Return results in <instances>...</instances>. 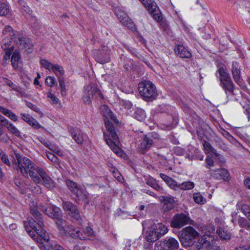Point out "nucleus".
<instances>
[{"label":"nucleus","instance_id":"obj_1","mask_svg":"<svg viewBox=\"0 0 250 250\" xmlns=\"http://www.w3.org/2000/svg\"><path fill=\"white\" fill-rule=\"evenodd\" d=\"M30 213L35 219H30L24 223V227L29 235L38 243H42V240L47 242V250H64L63 248L55 242H48L49 237L44 229V224L42 214L38 211L37 203L34 201L30 202Z\"/></svg>","mask_w":250,"mask_h":250},{"label":"nucleus","instance_id":"obj_2","mask_svg":"<svg viewBox=\"0 0 250 250\" xmlns=\"http://www.w3.org/2000/svg\"><path fill=\"white\" fill-rule=\"evenodd\" d=\"M104 116V121L107 132H104V138L106 144L118 155L122 153L119 146L120 142L115 127L112 122L117 123V120L114 116L110 108L105 105L101 106Z\"/></svg>","mask_w":250,"mask_h":250},{"label":"nucleus","instance_id":"obj_3","mask_svg":"<svg viewBox=\"0 0 250 250\" xmlns=\"http://www.w3.org/2000/svg\"><path fill=\"white\" fill-rule=\"evenodd\" d=\"M12 163V167L19 171L25 178H31L36 183L39 184L41 182L40 177L37 174V169L40 167H36L34 164L27 157L23 156L18 153H15Z\"/></svg>","mask_w":250,"mask_h":250},{"label":"nucleus","instance_id":"obj_4","mask_svg":"<svg viewBox=\"0 0 250 250\" xmlns=\"http://www.w3.org/2000/svg\"><path fill=\"white\" fill-rule=\"evenodd\" d=\"M138 90L143 99L146 101L154 100L157 95L155 85L149 81H142L138 84Z\"/></svg>","mask_w":250,"mask_h":250},{"label":"nucleus","instance_id":"obj_5","mask_svg":"<svg viewBox=\"0 0 250 250\" xmlns=\"http://www.w3.org/2000/svg\"><path fill=\"white\" fill-rule=\"evenodd\" d=\"M55 222L61 232L67 236H69L73 238L84 239L85 238L82 234L80 235V230L77 229H72L64 220L62 218V216L55 220Z\"/></svg>","mask_w":250,"mask_h":250},{"label":"nucleus","instance_id":"obj_6","mask_svg":"<svg viewBox=\"0 0 250 250\" xmlns=\"http://www.w3.org/2000/svg\"><path fill=\"white\" fill-rule=\"evenodd\" d=\"M98 97L104 98L101 91L96 84L90 83L84 87L83 99L85 104H89L92 99H96Z\"/></svg>","mask_w":250,"mask_h":250},{"label":"nucleus","instance_id":"obj_7","mask_svg":"<svg viewBox=\"0 0 250 250\" xmlns=\"http://www.w3.org/2000/svg\"><path fill=\"white\" fill-rule=\"evenodd\" d=\"M217 72L219 74L221 85L225 91L226 94H227L228 92L233 93L234 89V85L229 74L223 68H220Z\"/></svg>","mask_w":250,"mask_h":250},{"label":"nucleus","instance_id":"obj_8","mask_svg":"<svg viewBox=\"0 0 250 250\" xmlns=\"http://www.w3.org/2000/svg\"><path fill=\"white\" fill-rule=\"evenodd\" d=\"M214 239L213 235L208 234L201 237L196 244L197 250H221L219 247L214 246Z\"/></svg>","mask_w":250,"mask_h":250},{"label":"nucleus","instance_id":"obj_9","mask_svg":"<svg viewBox=\"0 0 250 250\" xmlns=\"http://www.w3.org/2000/svg\"><path fill=\"white\" fill-rule=\"evenodd\" d=\"M199 235L198 232L192 227H188L182 230L181 242L184 246H190L193 244L194 240Z\"/></svg>","mask_w":250,"mask_h":250},{"label":"nucleus","instance_id":"obj_10","mask_svg":"<svg viewBox=\"0 0 250 250\" xmlns=\"http://www.w3.org/2000/svg\"><path fill=\"white\" fill-rule=\"evenodd\" d=\"M179 247V242L173 237L166 238L155 244V250H177Z\"/></svg>","mask_w":250,"mask_h":250},{"label":"nucleus","instance_id":"obj_11","mask_svg":"<svg viewBox=\"0 0 250 250\" xmlns=\"http://www.w3.org/2000/svg\"><path fill=\"white\" fill-rule=\"evenodd\" d=\"M146 7L152 17L157 21H162L163 18L161 13L153 0H140Z\"/></svg>","mask_w":250,"mask_h":250},{"label":"nucleus","instance_id":"obj_12","mask_svg":"<svg viewBox=\"0 0 250 250\" xmlns=\"http://www.w3.org/2000/svg\"><path fill=\"white\" fill-rule=\"evenodd\" d=\"M56 75L61 89V94L63 95L65 94V85L64 84V78L62 75L64 74V70L63 67L59 64H53L51 70Z\"/></svg>","mask_w":250,"mask_h":250},{"label":"nucleus","instance_id":"obj_13","mask_svg":"<svg viewBox=\"0 0 250 250\" xmlns=\"http://www.w3.org/2000/svg\"><path fill=\"white\" fill-rule=\"evenodd\" d=\"M190 218L184 213L176 214L171 221V226L174 228L180 229L188 224L190 222Z\"/></svg>","mask_w":250,"mask_h":250},{"label":"nucleus","instance_id":"obj_14","mask_svg":"<svg viewBox=\"0 0 250 250\" xmlns=\"http://www.w3.org/2000/svg\"><path fill=\"white\" fill-rule=\"evenodd\" d=\"M14 41L19 45V47L21 49H25V51L30 52L33 47V44L31 40L22 35H18L17 37L13 38Z\"/></svg>","mask_w":250,"mask_h":250},{"label":"nucleus","instance_id":"obj_15","mask_svg":"<svg viewBox=\"0 0 250 250\" xmlns=\"http://www.w3.org/2000/svg\"><path fill=\"white\" fill-rule=\"evenodd\" d=\"M62 205L64 210L67 212L69 215L78 221L81 220L79 211L76 206L68 201H63Z\"/></svg>","mask_w":250,"mask_h":250},{"label":"nucleus","instance_id":"obj_16","mask_svg":"<svg viewBox=\"0 0 250 250\" xmlns=\"http://www.w3.org/2000/svg\"><path fill=\"white\" fill-rule=\"evenodd\" d=\"M115 14L120 22L123 25L130 29H132L133 28L134 24L132 20L124 11L120 8L116 9L115 10Z\"/></svg>","mask_w":250,"mask_h":250},{"label":"nucleus","instance_id":"obj_17","mask_svg":"<svg viewBox=\"0 0 250 250\" xmlns=\"http://www.w3.org/2000/svg\"><path fill=\"white\" fill-rule=\"evenodd\" d=\"M37 170V174L40 175L42 180L43 185L46 188L51 190L55 187L54 182L42 168L41 167L40 168H38Z\"/></svg>","mask_w":250,"mask_h":250},{"label":"nucleus","instance_id":"obj_18","mask_svg":"<svg viewBox=\"0 0 250 250\" xmlns=\"http://www.w3.org/2000/svg\"><path fill=\"white\" fill-rule=\"evenodd\" d=\"M208 173L210 176L217 180L223 179L226 181L229 180V173L225 168L211 169Z\"/></svg>","mask_w":250,"mask_h":250},{"label":"nucleus","instance_id":"obj_19","mask_svg":"<svg viewBox=\"0 0 250 250\" xmlns=\"http://www.w3.org/2000/svg\"><path fill=\"white\" fill-rule=\"evenodd\" d=\"M241 71V69L239 64L237 62H233L231 68L232 77L235 82L239 85L242 84Z\"/></svg>","mask_w":250,"mask_h":250},{"label":"nucleus","instance_id":"obj_20","mask_svg":"<svg viewBox=\"0 0 250 250\" xmlns=\"http://www.w3.org/2000/svg\"><path fill=\"white\" fill-rule=\"evenodd\" d=\"M0 124L5 127L11 133L16 136H20L21 132L19 130L7 119L0 114Z\"/></svg>","mask_w":250,"mask_h":250},{"label":"nucleus","instance_id":"obj_21","mask_svg":"<svg viewBox=\"0 0 250 250\" xmlns=\"http://www.w3.org/2000/svg\"><path fill=\"white\" fill-rule=\"evenodd\" d=\"M94 57L96 61L101 64H104L110 61L108 53L104 50L96 51L94 53Z\"/></svg>","mask_w":250,"mask_h":250},{"label":"nucleus","instance_id":"obj_22","mask_svg":"<svg viewBox=\"0 0 250 250\" xmlns=\"http://www.w3.org/2000/svg\"><path fill=\"white\" fill-rule=\"evenodd\" d=\"M143 230L145 238L148 242H154L160 238L158 234V232H156L153 230L151 226L148 227L146 231L145 230V229Z\"/></svg>","mask_w":250,"mask_h":250},{"label":"nucleus","instance_id":"obj_23","mask_svg":"<svg viewBox=\"0 0 250 250\" xmlns=\"http://www.w3.org/2000/svg\"><path fill=\"white\" fill-rule=\"evenodd\" d=\"M44 212L49 217L53 218L55 220L62 216L61 209L55 206H51L45 209Z\"/></svg>","mask_w":250,"mask_h":250},{"label":"nucleus","instance_id":"obj_24","mask_svg":"<svg viewBox=\"0 0 250 250\" xmlns=\"http://www.w3.org/2000/svg\"><path fill=\"white\" fill-rule=\"evenodd\" d=\"M152 144L153 141L146 136H145L138 146L139 151L143 153L147 151L150 148Z\"/></svg>","mask_w":250,"mask_h":250},{"label":"nucleus","instance_id":"obj_25","mask_svg":"<svg viewBox=\"0 0 250 250\" xmlns=\"http://www.w3.org/2000/svg\"><path fill=\"white\" fill-rule=\"evenodd\" d=\"M174 51L178 56L182 58H190L192 56L191 52L183 45H177Z\"/></svg>","mask_w":250,"mask_h":250},{"label":"nucleus","instance_id":"obj_26","mask_svg":"<svg viewBox=\"0 0 250 250\" xmlns=\"http://www.w3.org/2000/svg\"><path fill=\"white\" fill-rule=\"evenodd\" d=\"M153 230L156 232H158V234L161 237L167 232L168 229L167 227L161 223H154L151 225Z\"/></svg>","mask_w":250,"mask_h":250},{"label":"nucleus","instance_id":"obj_27","mask_svg":"<svg viewBox=\"0 0 250 250\" xmlns=\"http://www.w3.org/2000/svg\"><path fill=\"white\" fill-rule=\"evenodd\" d=\"M70 132L72 138L78 144H82L83 141V136L81 131L78 128H72L70 130Z\"/></svg>","mask_w":250,"mask_h":250},{"label":"nucleus","instance_id":"obj_28","mask_svg":"<svg viewBox=\"0 0 250 250\" xmlns=\"http://www.w3.org/2000/svg\"><path fill=\"white\" fill-rule=\"evenodd\" d=\"M218 237L223 240H229L230 239L231 234L225 228H218L216 230Z\"/></svg>","mask_w":250,"mask_h":250},{"label":"nucleus","instance_id":"obj_29","mask_svg":"<svg viewBox=\"0 0 250 250\" xmlns=\"http://www.w3.org/2000/svg\"><path fill=\"white\" fill-rule=\"evenodd\" d=\"M146 184L155 190L159 192V193L162 194L164 193V189L157 183L154 179L152 178H149L146 181Z\"/></svg>","mask_w":250,"mask_h":250},{"label":"nucleus","instance_id":"obj_30","mask_svg":"<svg viewBox=\"0 0 250 250\" xmlns=\"http://www.w3.org/2000/svg\"><path fill=\"white\" fill-rule=\"evenodd\" d=\"M66 184L70 190L74 194L77 193L82 188L80 185L71 180H68L66 181Z\"/></svg>","mask_w":250,"mask_h":250},{"label":"nucleus","instance_id":"obj_31","mask_svg":"<svg viewBox=\"0 0 250 250\" xmlns=\"http://www.w3.org/2000/svg\"><path fill=\"white\" fill-rule=\"evenodd\" d=\"M47 97L48 98L49 103L51 104L57 106V107L60 106L61 104L60 100L51 92H48L47 93Z\"/></svg>","mask_w":250,"mask_h":250},{"label":"nucleus","instance_id":"obj_32","mask_svg":"<svg viewBox=\"0 0 250 250\" xmlns=\"http://www.w3.org/2000/svg\"><path fill=\"white\" fill-rule=\"evenodd\" d=\"M203 146L204 147V150L206 154L211 152L215 155H218L216 150L211 146L210 144L208 142L206 141V140H204L203 143Z\"/></svg>","mask_w":250,"mask_h":250},{"label":"nucleus","instance_id":"obj_33","mask_svg":"<svg viewBox=\"0 0 250 250\" xmlns=\"http://www.w3.org/2000/svg\"><path fill=\"white\" fill-rule=\"evenodd\" d=\"M179 189L181 190H189L194 187V184L191 181H185L178 185Z\"/></svg>","mask_w":250,"mask_h":250},{"label":"nucleus","instance_id":"obj_34","mask_svg":"<svg viewBox=\"0 0 250 250\" xmlns=\"http://www.w3.org/2000/svg\"><path fill=\"white\" fill-rule=\"evenodd\" d=\"M9 11V6L7 4L4 2H0V16L7 15Z\"/></svg>","mask_w":250,"mask_h":250},{"label":"nucleus","instance_id":"obj_35","mask_svg":"<svg viewBox=\"0 0 250 250\" xmlns=\"http://www.w3.org/2000/svg\"><path fill=\"white\" fill-rule=\"evenodd\" d=\"M20 59V55L18 52H15L13 54L11 62L12 65L14 69H16L18 66V62Z\"/></svg>","mask_w":250,"mask_h":250},{"label":"nucleus","instance_id":"obj_36","mask_svg":"<svg viewBox=\"0 0 250 250\" xmlns=\"http://www.w3.org/2000/svg\"><path fill=\"white\" fill-rule=\"evenodd\" d=\"M77 197L83 201L85 204H89V200L87 198L86 194L83 191V188H82L79 192H77L75 194Z\"/></svg>","mask_w":250,"mask_h":250},{"label":"nucleus","instance_id":"obj_37","mask_svg":"<svg viewBox=\"0 0 250 250\" xmlns=\"http://www.w3.org/2000/svg\"><path fill=\"white\" fill-rule=\"evenodd\" d=\"M2 33L4 35H8L10 36H12V39L15 37H17L18 35H20L18 33H17L16 35L13 33V28L11 26L9 25H6L2 31Z\"/></svg>","mask_w":250,"mask_h":250},{"label":"nucleus","instance_id":"obj_38","mask_svg":"<svg viewBox=\"0 0 250 250\" xmlns=\"http://www.w3.org/2000/svg\"><path fill=\"white\" fill-rule=\"evenodd\" d=\"M146 112L142 109H138L135 112V117L138 120L143 121L146 118Z\"/></svg>","mask_w":250,"mask_h":250},{"label":"nucleus","instance_id":"obj_39","mask_svg":"<svg viewBox=\"0 0 250 250\" xmlns=\"http://www.w3.org/2000/svg\"><path fill=\"white\" fill-rule=\"evenodd\" d=\"M194 201L198 204H203L206 202V199L199 193H195L193 195Z\"/></svg>","mask_w":250,"mask_h":250},{"label":"nucleus","instance_id":"obj_40","mask_svg":"<svg viewBox=\"0 0 250 250\" xmlns=\"http://www.w3.org/2000/svg\"><path fill=\"white\" fill-rule=\"evenodd\" d=\"M27 123L32 126L35 129H38L41 128L42 127L41 125L38 122V121L31 116L30 117H29V119Z\"/></svg>","mask_w":250,"mask_h":250},{"label":"nucleus","instance_id":"obj_41","mask_svg":"<svg viewBox=\"0 0 250 250\" xmlns=\"http://www.w3.org/2000/svg\"><path fill=\"white\" fill-rule=\"evenodd\" d=\"M80 235L81 236V234L85 237L84 239H80L81 240H85L88 239L87 237L91 236L93 234V230L89 227H86L83 231V233L80 232Z\"/></svg>","mask_w":250,"mask_h":250},{"label":"nucleus","instance_id":"obj_42","mask_svg":"<svg viewBox=\"0 0 250 250\" xmlns=\"http://www.w3.org/2000/svg\"><path fill=\"white\" fill-rule=\"evenodd\" d=\"M238 224L241 227L245 228L247 229H250V224L249 222L244 218L241 217L239 219Z\"/></svg>","mask_w":250,"mask_h":250},{"label":"nucleus","instance_id":"obj_43","mask_svg":"<svg viewBox=\"0 0 250 250\" xmlns=\"http://www.w3.org/2000/svg\"><path fill=\"white\" fill-rule=\"evenodd\" d=\"M19 3L21 6V8L25 13L30 14L31 12L30 8L27 5L26 3L23 0H19Z\"/></svg>","mask_w":250,"mask_h":250},{"label":"nucleus","instance_id":"obj_44","mask_svg":"<svg viewBox=\"0 0 250 250\" xmlns=\"http://www.w3.org/2000/svg\"><path fill=\"white\" fill-rule=\"evenodd\" d=\"M167 186L172 189H173L175 191L178 190L179 187L176 181L173 179L172 178H170V179L168 181L167 183Z\"/></svg>","mask_w":250,"mask_h":250},{"label":"nucleus","instance_id":"obj_45","mask_svg":"<svg viewBox=\"0 0 250 250\" xmlns=\"http://www.w3.org/2000/svg\"><path fill=\"white\" fill-rule=\"evenodd\" d=\"M45 83L49 86L52 87L57 84L56 79L53 76H48L45 79Z\"/></svg>","mask_w":250,"mask_h":250},{"label":"nucleus","instance_id":"obj_46","mask_svg":"<svg viewBox=\"0 0 250 250\" xmlns=\"http://www.w3.org/2000/svg\"><path fill=\"white\" fill-rule=\"evenodd\" d=\"M40 62L42 67L49 71H51L53 64L45 59H42Z\"/></svg>","mask_w":250,"mask_h":250},{"label":"nucleus","instance_id":"obj_47","mask_svg":"<svg viewBox=\"0 0 250 250\" xmlns=\"http://www.w3.org/2000/svg\"><path fill=\"white\" fill-rule=\"evenodd\" d=\"M5 83L6 85L11 87L14 90L19 92H21V88L17 85L15 84L11 80L6 79Z\"/></svg>","mask_w":250,"mask_h":250},{"label":"nucleus","instance_id":"obj_48","mask_svg":"<svg viewBox=\"0 0 250 250\" xmlns=\"http://www.w3.org/2000/svg\"><path fill=\"white\" fill-rule=\"evenodd\" d=\"M26 105L34 111L39 113L41 116H43V113L41 112L40 108L36 105H34L32 103L29 102H26Z\"/></svg>","mask_w":250,"mask_h":250},{"label":"nucleus","instance_id":"obj_49","mask_svg":"<svg viewBox=\"0 0 250 250\" xmlns=\"http://www.w3.org/2000/svg\"><path fill=\"white\" fill-rule=\"evenodd\" d=\"M215 231V228L214 227L211 225L209 224L208 226H207L206 228V230L205 231V234H204L202 237H203L204 235L208 234L213 235L214 237V234Z\"/></svg>","mask_w":250,"mask_h":250},{"label":"nucleus","instance_id":"obj_50","mask_svg":"<svg viewBox=\"0 0 250 250\" xmlns=\"http://www.w3.org/2000/svg\"><path fill=\"white\" fill-rule=\"evenodd\" d=\"M163 208L166 211L169 210L173 208V203L170 201L169 199H165Z\"/></svg>","mask_w":250,"mask_h":250},{"label":"nucleus","instance_id":"obj_51","mask_svg":"<svg viewBox=\"0 0 250 250\" xmlns=\"http://www.w3.org/2000/svg\"><path fill=\"white\" fill-rule=\"evenodd\" d=\"M242 212L247 216L249 213H250V206L247 204H243L241 206Z\"/></svg>","mask_w":250,"mask_h":250},{"label":"nucleus","instance_id":"obj_52","mask_svg":"<svg viewBox=\"0 0 250 250\" xmlns=\"http://www.w3.org/2000/svg\"><path fill=\"white\" fill-rule=\"evenodd\" d=\"M206 162L207 163L206 167L207 168L210 169V167L213 166L214 165V161L212 158L210 156H208L206 158Z\"/></svg>","mask_w":250,"mask_h":250},{"label":"nucleus","instance_id":"obj_53","mask_svg":"<svg viewBox=\"0 0 250 250\" xmlns=\"http://www.w3.org/2000/svg\"><path fill=\"white\" fill-rule=\"evenodd\" d=\"M47 158L52 162L57 163L58 162V158L53 153L51 152H48L46 153Z\"/></svg>","mask_w":250,"mask_h":250},{"label":"nucleus","instance_id":"obj_54","mask_svg":"<svg viewBox=\"0 0 250 250\" xmlns=\"http://www.w3.org/2000/svg\"><path fill=\"white\" fill-rule=\"evenodd\" d=\"M239 218H241V217L238 216L237 213H233L232 214L231 222L234 225L238 224Z\"/></svg>","mask_w":250,"mask_h":250},{"label":"nucleus","instance_id":"obj_55","mask_svg":"<svg viewBox=\"0 0 250 250\" xmlns=\"http://www.w3.org/2000/svg\"><path fill=\"white\" fill-rule=\"evenodd\" d=\"M1 159L2 161V162L5 163L7 166H10L11 165V163L9 160V159L8 158V156L5 154H3L1 156Z\"/></svg>","mask_w":250,"mask_h":250},{"label":"nucleus","instance_id":"obj_56","mask_svg":"<svg viewBox=\"0 0 250 250\" xmlns=\"http://www.w3.org/2000/svg\"><path fill=\"white\" fill-rule=\"evenodd\" d=\"M7 117L14 122H16L18 120L17 116L11 111L8 115Z\"/></svg>","mask_w":250,"mask_h":250},{"label":"nucleus","instance_id":"obj_57","mask_svg":"<svg viewBox=\"0 0 250 250\" xmlns=\"http://www.w3.org/2000/svg\"><path fill=\"white\" fill-rule=\"evenodd\" d=\"M11 110L2 106H0V112L3 114L5 116H7L10 112Z\"/></svg>","mask_w":250,"mask_h":250},{"label":"nucleus","instance_id":"obj_58","mask_svg":"<svg viewBox=\"0 0 250 250\" xmlns=\"http://www.w3.org/2000/svg\"><path fill=\"white\" fill-rule=\"evenodd\" d=\"M3 125H1V124L0 125V141H4L5 138L3 136L4 132V129L3 127Z\"/></svg>","mask_w":250,"mask_h":250},{"label":"nucleus","instance_id":"obj_59","mask_svg":"<svg viewBox=\"0 0 250 250\" xmlns=\"http://www.w3.org/2000/svg\"><path fill=\"white\" fill-rule=\"evenodd\" d=\"M160 177L166 183V184L168 182V181L170 179V177L168 176L167 175L163 174V173H160Z\"/></svg>","mask_w":250,"mask_h":250},{"label":"nucleus","instance_id":"obj_60","mask_svg":"<svg viewBox=\"0 0 250 250\" xmlns=\"http://www.w3.org/2000/svg\"><path fill=\"white\" fill-rule=\"evenodd\" d=\"M10 57H8V56H7L6 55H4L3 57V60H2V64L3 65H6L8 64V63L9 62Z\"/></svg>","mask_w":250,"mask_h":250},{"label":"nucleus","instance_id":"obj_61","mask_svg":"<svg viewBox=\"0 0 250 250\" xmlns=\"http://www.w3.org/2000/svg\"><path fill=\"white\" fill-rule=\"evenodd\" d=\"M31 116L28 114H25V113H21V117L22 118V119L25 122H26V123H27V122L28 121L29 119V117H30Z\"/></svg>","mask_w":250,"mask_h":250},{"label":"nucleus","instance_id":"obj_62","mask_svg":"<svg viewBox=\"0 0 250 250\" xmlns=\"http://www.w3.org/2000/svg\"><path fill=\"white\" fill-rule=\"evenodd\" d=\"M245 113L247 115L248 120L250 121V106L249 105L246 107Z\"/></svg>","mask_w":250,"mask_h":250},{"label":"nucleus","instance_id":"obj_63","mask_svg":"<svg viewBox=\"0 0 250 250\" xmlns=\"http://www.w3.org/2000/svg\"><path fill=\"white\" fill-rule=\"evenodd\" d=\"M14 182L15 185L18 187H21V186L23 184V181L19 179H15Z\"/></svg>","mask_w":250,"mask_h":250},{"label":"nucleus","instance_id":"obj_64","mask_svg":"<svg viewBox=\"0 0 250 250\" xmlns=\"http://www.w3.org/2000/svg\"><path fill=\"white\" fill-rule=\"evenodd\" d=\"M236 250H250V245L236 248Z\"/></svg>","mask_w":250,"mask_h":250}]
</instances>
